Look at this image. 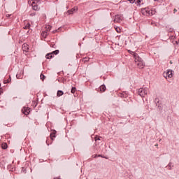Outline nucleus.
<instances>
[{
	"instance_id": "nucleus-1",
	"label": "nucleus",
	"mask_w": 179,
	"mask_h": 179,
	"mask_svg": "<svg viewBox=\"0 0 179 179\" xmlns=\"http://www.w3.org/2000/svg\"><path fill=\"white\" fill-rule=\"evenodd\" d=\"M141 13L143 16H153L156 13V10L147 7L141 9Z\"/></svg>"
},
{
	"instance_id": "nucleus-2",
	"label": "nucleus",
	"mask_w": 179,
	"mask_h": 179,
	"mask_svg": "<svg viewBox=\"0 0 179 179\" xmlns=\"http://www.w3.org/2000/svg\"><path fill=\"white\" fill-rule=\"evenodd\" d=\"M149 92V88L148 87H142L139 88L138 90V95L141 96V97H145L146 94H148V92Z\"/></svg>"
},
{
	"instance_id": "nucleus-3",
	"label": "nucleus",
	"mask_w": 179,
	"mask_h": 179,
	"mask_svg": "<svg viewBox=\"0 0 179 179\" xmlns=\"http://www.w3.org/2000/svg\"><path fill=\"white\" fill-rule=\"evenodd\" d=\"M173 70H168L166 73H164V78H169V79L173 78Z\"/></svg>"
},
{
	"instance_id": "nucleus-4",
	"label": "nucleus",
	"mask_w": 179,
	"mask_h": 179,
	"mask_svg": "<svg viewBox=\"0 0 179 179\" xmlns=\"http://www.w3.org/2000/svg\"><path fill=\"white\" fill-rule=\"evenodd\" d=\"M22 113H23V114H24V115H29L30 114V108H29L27 107H24L22 109Z\"/></svg>"
},
{
	"instance_id": "nucleus-5",
	"label": "nucleus",
	"mask_w": 179,
	"mask_h": 179,
	"mask_svg": "<svg viewBox=\"0 0 179 179\" xmlns=\"http://www.w3.org/2000/svg\"><path fill=\"white\" fill-rule=\"evenodd\" d=\"M122 20V16L121 15H116L114 19V22L116 23H120Z\"/></svg>"
},
{
	"instance_id": "nucleus-6",
	"label": "nucleus",
	"mask_w": 179,
	"mask_h": 179,
	"mask_svg": "<svg viewBox=\"0 0 179 179\" xmlns=\"http://www.w3.org/2000/svg\"><path fill=\"white\" fill-rule=\"evenodd\" d=\"M106 89L107 87H106V85H102L98 88V92H100V93H103V92H106Z\"/></svg>"
},
{
	"instance_id": "nucleus-7",
	"label": "nucleus",
	"mask_w": 179,
	"mask_h": 179,
	"mask_svg": "<svg viewBox=\"0 0 179 179\" xmlns=\"http://www.w3.org/2000/svg\"><path fill=\"white\" fill-rule=\"evenodd\" d=\"M134 58L136 59V62H137L138 63L139 62H143V59H142L141 58V57H139V55H138V54H134Z\"/></svg>"
},
{
	"instance_id": "nucleus-8",
	"label": "nucleus",
	"mask_w": 179,
	"mask_h": 179,
	"mask_svg": "<svg viewBox=\"0 0 179 179\" xmlns=\"http://www.w3.org/2000/svg\"><path fill=\"white\" fill-rule=\"evenodd\" d=\"M22 50L23 51H26L27 52H28V51L30 50V48H29V45L27 43H24L22 45Z\"/></svg>"
},
{
	"instance_id": "nucleus-9",
	"label": "nucleus",
	"mask_w": 179,
	"mask_h": 179,
	"mask_svg": "<svg viewBox=\"0 0 179 179\" xmlns=\"http://www.w3.org/2000/svg\"><path fill=\"white\" fill-rule=\"evenodd\" d=\"M57 131L52 130V131L50 133V137L52 141H54L53 138L56 137Z\"/></svg>"
},
{
	"instance_id": "nucleus-10",
	"label": "nucleus",
	"mask_w": 179,
	"mask_h": 179,
	"mask_svg": "<svg viewBox=\"0 0 179 179\" xmlns=\"http://www.w3.org/2000/svg\"><path fill=\"white\" fill-rule=\"evenodd\" d=\"M76 10H78V8H73L71 10H69L67 11V13H69V15H73V13H75V12H76Z\"/></svg>"
},
{
	"instance_id": "nucleus-11",
	"label": "nucleus",
	"mask_w": 179,
	"mask_h": 179,
	"mask_svg": "<svg viewBox=\"0 0 179 179\" xmlns=\"http://www.w3.org/2000/svg\"><path fill=\"white\" fill-rule=\"evenodd\" d=\"M137 66L140 69H143L145 66V62H140L137 63Z\"/></svg>"
},
{
	"instance_id": "nucleus-12",
	"label": "nucleus",
	"mask_w": 179,
	"mask_h": 179,
	"mask_svg": "<svg viewBox=\"0 0 179 179\" xmlns=\"http://www.w3.org/2000/svg\"><path fill=\"white\" fill-rule=\"evenodd\" d=\"M32 9L34 10H38V6L36 4V1L32 2Z\"/></svg>"
},
{
	"instance_id": "nucleus-13",
	"label": "nucleus",
	"mask_w": 179,
	"mask_h": 179,
	"mask_svg": "<svg viewBox=\"0 0 179 179\" xmlns=\"http://www.w3.org/2000/svg\"><path fill=\"white\" fill-rule=\"evenodd\" d=\"M48 36V32L47 31H43L41 33V36L43 38H47V36Z\"/></svg>"
},
{
	"instance_id": "nucleus-14",
	"label": "nucleus",
	"mask_w": 179,
	"mask_h": 179,
	"mask_svg": "<svg viewBox=\"0 0 179 179\" xmlns=\"http://www.w3.org/2000/svg\"><path fill=\"white\" fill-rule=\"evenodd\" d=\"M57 97H61V96H64V91L58 90L57 92Z\"/></svg>"
},
{
	"instance_id": "nucleus-15",
	"label": "nucleus",
	"mask_w": 179,
	"mask_h": 179,
	"mask_svg": "<svg viewBox=\"0 0 179 179\" xmlns=\"http://www.w3.org/2000/svg\"><path fill=\"white\" fill-rule=\"evenodd\" d=\"M54 56H52V53L50 52V53H48L46 55H45V58L47 59H51V58H52Z\"/></svg>"
},
{
	"instance_id": "nucleus-16",
	"label": "nucleus",
	"mask_w": 179,
	"mask_h": 179,
	"mask_svg": "<svg viewBox=\"0 0 179 179\" xmlns=\"http://www.w3.org/2000/svg\"><path fill=\"white\" fill-rule=\"evenodd\" d=\"M160 101V99H159V98H155V103H156V106H158V107L159 108H161L162 106H160V105L158 104V103Z\"/></svg>"
},
{
	"instance_id": "nucleus-17",
	"label": "nucleus",
	"mask_w": 179,
	"mask_h": 179,
	"mask_svg": "<svg viewBox=\"0 0 179 179\" xmlns=\"http://www.w3.org/2000/svg\"><path fill=\"white\" fill-rule=\"evenodd\" d=\"M52 57H54V55H58V54H59V50H56L53 52H51Z\"/></svg>"
},
{
	"instance_id": "nucleus-18",
	"label": "nucleus",
	"mask_w": 179,
	"mask_h": 179,
	"mask_svg": "<svg viewBox=\"0 0 179 179\" xmlns=\"http://www.w3.org/2000/svg\"><path fill=\"white\" fill-rule=\"evenodd\" d=\"M12 80V78H10V76H9V78L7 80H3V83H10V82Z\"/></svg>"
},
{
	"instance_id": "nucleus-19",
	"label": "nucleus",
	"mask_w": 179,
	"mask_h": 179,
	"mask_svg": "<svg viewBox=\"0 0 179 179\" xmlns=\"http://www.w3.org/2000/svg\"><path fill=\"white\" fill-rule=\"evenodd\" d=\"M52 27L51 25H46L45 28V29H46V31L48 32V31H51Z\"/></svg>"
},
{
	"instance_id": "nucleus-20",
	"label": "nucleus",
	"mask_w": 179,
	"mask_h": 179,
	"mask_svg": "<svg viewBox=\"0 0 179 179\" xmlns=\"http://www.w3.org/2000/svg\"><path fill=\"white\" fill-rule=\"evenodd\" d=\"M1 148H2V149H8V144L7 143H2L1 144Z\"/></svg>"
},
{
	"instance_id": "nucleus-21",
	"label": "nucleus",
	"mask_w": 179,
	"mask_h": 179,
	"mask_svg": "<svg viewBox=\"0 0 179 179\" xmlns=\"http://www.w3.org/2000/svg\"><path fill=\"white\" fill-rule=\"evenodd\" d=\"M169 170H172L173 167H174V165H173V163L169 162L168 164Z\"/></svg>"
},
{
	"instance_id": "nucleus-22",
	"label": "nucleus",
	"mask_w": 179,
	"mask_h": 179,
	"mask_svg": "<svg viewBox=\"0 0 179 179\" xmlns=\"http://www.w3.org/2000/svg\"><path fill=\"white\" fill-rule=\"evenodd\" d=\"M31 25L30 24V23H27V24H26V26H24V27H23V29H30V27H31Z\"/></svg>"
},
{
	"instance_id": "nucleus-23",
	"label": "nucleus",
	"mask_w": 179,
	"mask_h": 179,
	"mask_svg": "<svg viewBox=\"0 0 179 179\" xmlns=\"http://www.w3.org/2000/svg\"><path fill=\"white\" fill-rule=\"evenodd\" d=\"M50 46L52 48H57V45H55V43H51L50 44Z\"/></svg>"
},
{
	"instance_id": "nucleus-24",
	"label": "nucleus",
	"mask_w": 179,
	"mask_h": 179,
	"mask_svg": "<svg viewBox=\"0 0 179 179\" xmlns=\"http://www.w3.org/2000/svg\"><path fill=\"white\" fill-rule=\"evenodd\" d=\"M75 92H76V87H72L71 90V93L73 94V93H75Z\"/></svg>"
},
{
	"instance_id": "nucleus-25",
	"label": "nucleus",
	"mask_w": 179,
	"mask_h": 179,
	"mask_svg": "<svg viewBox=\"0 0 179 179\" xmlns=\"http://www.w3.org/2000/svg\"><path fill=\"white\" fill-rule=\"evenodd\" d=\"M128 52H129L131 55H134V57H135V54H138V53H136L135 52H133L131 50H128Z\"/></svg>"
},
{
	"instance_id": "nucleus-26",
	"label": "nucleus",
	"mask_w": 179,
	"mask_h": 179,
	"mask_svg": "<svg viewBox=\"0 0 179 179\" xmlns=\"http://www.w3.org/2000/svg\"><path fill=\"white\" fill-rule=\"evenodd\" d=\"M100 136H96L95 137H94V141H95V142H97V141H100Z\"/></svg>"
},
{
	"instance_id": "nucleus-27",
	"label": "nucleus",
	"mask_w": 179,
	"mask_h": 179,
	"mask_svg": "<svg viewBox=\"0 0 179 179\" xmlns=\"http://www.w3.org/2000/svg\"><path fill=\"white\" fill-rule=\"evenodd\" d=\"M134 2L138 5H141V2H142V0H134Z\"/></svg>"
},
{
	"instance_id": "nucleus-28",
	"label": "nucleus",
	"mask_w": 179,
	"mask_h": 179,
	"mask_svg": "<svg viewBox=\"0 0 179 179\" xmlns=\"http://www.w3.org/2000/svg\"><path fill=\"white\" fill-rule=\"evenodd\" d=\"M40 76L41 80H44V79H45V76H44V74L41 73Z\"/></svg>"
},
{
	"instance_id": "nucleus-29",
	"label": "nucleus",
	"mask_w": 179,
	"mask_h": 179,
	"mask_svg": "<svg viewBox=\"0 0 179 179\" xmlns=\"http://www.w3.org/2000/svg\"><path fill=\"white\" fill-rule=\"evenodd\" d=\"M84 62H87V61H89V57H85L84 58V59L83 60Z\"/></svg>"
},
{
	"instance_id": "nucleus-30",
	"label": "nucleus",
	"mask_w": 179,
	"mask_h": 179,
	"mask_svg": "<svg viewBox=\"0 0 179 179\" xmlns=\"http://www.w3.org/2000/svg\"><path fill=\"white\" fill-rule=\"evenodd\" d=\"M129 1V2H130V3H135V0H127Z\"/></svg>"
},
{
	"instance_id": "nucleus-31",
	"label": "nucleus",
	"mask_w": 179,
	"mask_h": 179,
	"mask_svg": "<svg viewBox=\"0 0 179 179\" xmlns=\"http://www.w3.org/2000/svg\"><path fill=\"white\" fill-rule=\"evenodd\" d=\"M6 17H10V16H12V14H7L6 15Z\"/></svg>"
},
{
	"instance_id": "nucleus-32",
	"label": "nucleus",
	"mask_w": 179,
	"mask_h": 179,
	"mask_svg": "<svg viewBox=\"0 0 179 179\" xmlns=\"http://www.w3.org/2000/svg\"><path fill=\"white\" fill-rule=\"evenodd\" d=\"M120 30H121V29H120L117 28V29H116V31H117V33H120Z\"/></svg>"
},
{
	"instance_id": "nucleus-33",
	"label": "nucleus",
	"mask_w": 179,
	"mask_h": 179,
	"mask_svg": "<svg viewBox=\"0 0 179 179\" xmlns=\"http://www.w3.org/2000/svg\"><path fill=\"white\" fill-rule=\"evenodd\" d=\"M1 93H3V92L2 91V88L1 87L0 88V94H1Z\"/></svg>"
},
{
	"instance_id": "nucleus-34",
	"label": "nucleus",
	"mask_w": 179,
	"mask_h": 179,
	"mask_svg": "<svg viewBox=\"0 0 179 179\" xmlns=\"http://www.w3.org/2000/svg\"><path fill=\"white\" fill-rule=\"evenodd\" d=\"M177 12V9L174 8L173 13H176Z\"/></svg>"
},
{
	"instance_id": "nucleus-35",
	"label": "nucleus",
	"mask_w": 179,
	"mask_h": 179,
	"mask_svg": "<svg viewBox=\"0 0 179 179\" xmlns=\"http://www.w3.org/2000/svg\"><path fill=\"white\" fill-rule=\"evenodd\" d=\"M93 157H94V158L98 157V155H93Z\"/></svg>"
},
{
	"instance_id": "nucleus-36",
	"label": "nucleus",
	"mask_w": 179,
	"mask_h": 179,
	"mask_svg": "<svg viewBox=\"0 0 179 179\" xmlns=\"http://www.w3.org/2000/svg\"><path fill=\"white\" fill-rule=\"evenodd\" d=\"M46 143H47L48 146L50 145V143H48V140L46 141Z\"/></svg>"
},
{
	"instance_id": "nucleus-37",
	"label": "nucleus",
	"mask_w": 179,
	"mask_h": 179,
	"mask_svg": "<svg viewBox=\"0 0 179 179\" xmlns=\"http://www.w3.org/2000/svg\"><path fill=\"white\" fill-rule=\"evenodd\" d=\"M101 157H102L103 159L106 158V157H104V155H101Z\"/></svg>"
},
{
	"instance_id": "nucleus-38",
	"label": "nucleus",
	"mask_w": 179,
	"mask_h": 179,
	"mask_svg": "<svg viewBox=\"0 0 179 179\" xmlns=\"http://www.w3.org/2000/svg\"><path fill=\"white\" fill-rule=\"evenodd\" d=\"M98 157H101V155H98Z\"/></svg>"
},
{
	"instance_id": "nucleus-39",
	"label": "nucleus",
	"mask_w": 179,
	"mask_h": 179,
	"mask_svg": "<svg viewBox=\"0 0 179 179\" xmlns=\"http://www.w3.org/2000/svg\"><path fill=\"white\" fill-rule=\"evenodd\" d=\"M57 30L53 31V33H57Z\"/></svg>"
},
{
	"instance_id": "nucleus-40",
	"label": "nucleus",
	"mask_w": 179,
	"mask_h": 179,
	"mask_svg": "<svg viewBox=\"0 0 179 179\" xmlns=\"http://www.w3.org/2000/svg\"><path fill=\"white\" fill-rule=\"evenodd\" d=\"M16 76H17V79H19V78L17 77V75Z\"/></svg>"
},
{
	"instance_id": "nucleus-41",
	"label": "nucleus",
	"mask_w": 179,
	"mask_h": 179,
	"mask_svg": "<svg viewBox=\"0 0 179 179\" xmlns=\"http://www.w3.org/2000/svg\"><path fill=\"white\" fill-rule=\"evenodd\" d=\"M155 146H158V144H155Z\"/></svg>"
},
{
	"instance_id": "nucleus-42",
	"label": "nucleus",
	"mask_w": 179,
	"mask_h": 179,
	"mask_svg": "<svg viewBox=\"0 0 179 179\" xmlns=\"http://www.w3.org/2000/svg\"><path fill=\"white\" fill-rule=\"evenodd\" d=\"M155 1H159V0H155Z\"/></svg>"
},
{
	"instance_id": "nucleus-43",
	"label": "nucleus",
	"mask_w": 179,
	"mask_h": 179,
	"mask_svg": "<svg viewBox=\"0 0 179 179\" xmlns=\"http://www.w3.org/2000/svg\"><path fill=\"white\" fill-rule=\"evenodd\" d=\"M0 87H1V83H0Z\"/></svg>"
},
{
	"instance_id": "nucleus-44",
	"label": "nucleus",
	"mask_w": 179,
	"mask_h": 179,
	"mask_svg": "<svg viewBox=\"0 0 179 179\" xmlns=\"http://www.w3.org/2000/svg\"><path fill=\"white\" fill-rule=\"evenodd\" d=\"M27 33H29V31H27Z\"/></svg>"
}]
</instances>
